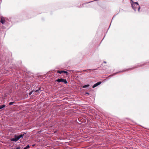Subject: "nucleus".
I'll use <instances>...</instances> for the list:
<instances>
[{"label": "nucleus", "instance_id": "15", "mask_svg": "<svg viewBox=\"0 0 149 149\" xmlns=\"http://www.w3.org/2000/svg\"><path fill=\"white\" fill-rule=\"evenodd\" d=\"M104 63H106V62H104Z\"/></svg>", "mask_w": 149, "mask_h": 149}, {"label": "nucleus", "instance_id": "11", "mask_svg": "<svg viewBox=\"0 0 149 149\" xmlns=\"http://www.w3.org/2000/svg\"><path fill=\"white\" fill-rule=\"evenodd\" d=\"M63 73H65L67 75H68V73L67 72L65 71H63Z\"/></svg>", "mask_w": 149, "mask_h": 149}, {"label": "nucleus", "instance_id": "6", "mask_svg": "<svg viewBox=\"0 0 149 149\" xmlns=\"http://www.w3.org/2000/svg\"><path fill=\"white\" fill-rule=\"evenodd\" d=\"M5 20L4 19V18H1V22L2 24H4L5 23Z\"/></svg>", "mask_w": 149, "mask_h": 149}, {"label": "nucleus", "instance_id": "8", "mask_svg": "<svg viewBox=\"0 0 149 149\" xmlns=\"http://www.w3.org/2000/svg\"><path fill=\"white\" fill-rule=\"evenodd\" d=\"M89 86V85L87 84V85H85L84 86H83V88H86L87 87H88Z\"/></svg>", "mask_w": 149, "mask_h": 149}, {"label": "nucleus", "instance_id": "5", "mask_svg": "<svg viewBox=\"0 0 149 149\" xmlns=\"http://www.w3.org/2000/svg\"><path fill=\"white\" fill-rule=\"evenodd\" d=\"M101 81H99V82H97L96 84H94L93 86V88H95V87H96L97 86H98V85H99L100 84H101Z\"/></svg>", "mask_w": 149, "mask_h": 149}, {"label": "nucleus", "instance_id": "2", "mask_svg": "<svg viewBox=\"0 0 149 149\" xmlns=\"http://www.w3.org/2000/svg\"><path fill=\"white\" fill-rule=\"evenodd\" d=\"M24 134H21L19 136L15 135L14 138L11 139V141H18L20 138L22 137Z\"/></svg>", "mask_w": 149, "mask_h": 149}, {"label": "nucleus", "instance_id": "13", "mask_svg": "<svg viewBox=\"0 0 149 149\" xmlns=\"http://www.w3.org/2000/svg\"><path fill=\"white\" fill-rule=\"evenodd\" d=\"M16 149H20V148L19 147H17L16 148Z\"/></svg>", "mask_w": 149, "mask_h": 149}, {"label": "nucleus", "instance_id": "14", "mask_svg": "<svg viewBox=\"0 0 149 149\" xmlns=\"http://www.w3.org/2000/svg\"><path fill=\"white\" fill-rule=\"evenodd\" d=\"M86 93L87 94H89L88 93Z\"/></svg>", "mask_w": 149, "mask_h": 149}, {"label": "nucleus", "instance_id": "3", "mask_svg": "<svg viewBox=\"0 0 149 149\" xmlns=\"http://www.w3.org/2000/svg\"><path fill=\"white\" fill-rule=\"evenodd\" d=\"M56 82H64L65 84H66L67 83V80L65 79H57V80L55 81Z\"/></svg>", "mask_w": 149, "mask_h": 149}, {"label": "nucleus", "instance_id": "10", "mask_svg": "<svg viewBox=\"0 0 149 149\" xmlns=\"http://www.w3.org/2000/svg\"><path fill=\"white\" fill-rule=\"evenodd\" d=\"M57 73L60 74H61L63 73V71H57Z\"/></svg>", "mask_w": 149, "mask_h": 149}, {"label": "nucleus", "instance_id": "4", "mask_svg": "<svg viewBox=\"0 0 149 149\" xmlns=\"http://www.w3.org/2000/svg\"><path fill=\"white\" fill-rule=\"evenodd\" d=\"M101 81H99V82H97L96 84H94L93 86V88H95V87H96L97 86H98V85H99L100 84H101Z\"/></svg>", "mask_w": 149, "mask_h": 149}, {"label": "nucleus", "instance_id": "9", "mask_svg": "<svg viewBox=\"0 0 149 149\" xmlns=\"http://www.w3.org/2000/svg\"><path fill=\"white\" fill-rule=\"evenodd\" d=\"M29 148V145H27L26 147L24 148V149H27Z\"/></svg>", "mask_w": 149, "mask_h": 149}, {"label": "nucleus", "instance_id": "1", "mask_svg": "<svg viewBox=\"0 0 149 149\" xmlns=\"http://www.w3.org/2000/svg\"><path fill=\"white\" fill-rule=\"evenodd\" d=\"M132 5L133 8L134 10L135 11L136 10V8H138V11H139L140 7L139 6L138 3L137 2L133 3L132 4Z\"/></svg>", "mask_w": 149, "mask_h": 149}, {"label": "nucleus", "instance_id": "17", "mask_svg": "<svg viewBox=\"0 0 149 149\" xmlns=\"http://www.w3.org/2000/svg\"><path fill=\"white\" fill-rule=\"evenodd\" d=\"M29 94H30V95H31V93H30Z\"/></svg>", "mask_w": 149, "mask_h": 149}, {"label": "nucleus", "instance_id": "7", "mask_svg": "<svg viewBox=\"0 0 149 149\" xmlns=\"http://www.w3.org/2000/svg\"><path fill=\"white\" fill-rule=\"evenodd\" d=\"M5 107V105H3L1 106H0V109H1Z\"/></svg>", "mask_w": 149, "mask_h": 149}, {"label": "nucleus", "instance_id": "16", "mask_svg": "<svg viewBox=\"0 0 149 149\" xmlns=\"http://www.w3.org/2000/svg\"><path fill=\"white\" fill-rule=\"evenodd\" d=\"M87 70H84V71H86Z\"/></svg>", "mask_w": 149, "mask_h": 149}, {"label": "nucleus", "instance_id": "12", "mask_svg": "<svg viewBox=\"0 0 149 149\" xmlns=\"http://www.w3.org/2000/svg\"><path fill=\"white\" fill-rule=\"evenodd\" d=\"M13 102H10L9 103V104L10 105H12L13 104Z\"/></svg>", "mask_w": 149, "mask_h": 149}]
</instances>
